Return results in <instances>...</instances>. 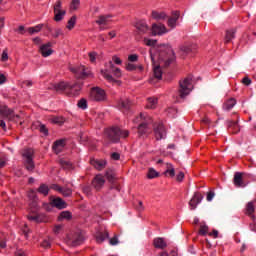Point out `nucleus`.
I'll return each instance as SVG.
<instances>
[{
  "mask_svg": "<svg viewBox=\"0 0 256 256\" xmlns=\"http://www.w3.org/2000/svg\"><path fill=\"white\" fill-rule=\"evenodd\" d=\"M115 65H123V60L117 55L112 56V61H109L106 68L101 70V75L106 81H109V83H118L119 85L121 82L117 81V79H120L123 73L121 69Z\"/></svg>",
  "mask_w": 256,
  "mask_h": 256,
  "instance_id": "f257e3e1",
  "label": "nucleus"
},
{
  "mask_svg": "<svg viewBox=\"0 0 256 256\" xmlns=\"http://www.w3.org/2000/svg\"><path fill=\"white\" fill-rule=\"evenodd\" d=\"M55 91H66L70 95H73L74 97L79 95V92L81 91V84L75 83L71 84L69 82L61 81L54 85Z\"/></svg>",
  "mask_w": 256,
  "mask_h": 256,
  "instance_id": "f03ea898",
  "label": "nucleus"
},
{
  "mask_svg": "<svg viewBox=\"0 0 256 256\" xmlns=\"http://www.w3.org/2000/svg\"><path fill=\"white\" fill-rule=\"evenodd\" d=\"M106 135L110 141L117 143L119 139H125L129 137V130H124L121 128H111L106 131Z\"/></svg>",
  "mask_w": 256,
  "mask_h": 256,
  "instance_id": "7ed1b4c3",
  "label": "nucleus"
},
{
  "mask_svg": "<svg viewBox=\"0 0 256 256\" xmlns=\"http://www.w3.org/2000/svg\"><path fill=\"white\" fill-rule=\"evenodd\" d=\"M134 123H140L138 126L139 135H145V133H149V123H151V117L147 114L140 113L136 119H134Z\"/></svg>",
  "mask_w": 256,
  "mask_h": 256,
  "instance_id": "20e7f679",
  "label": "nucleus"
},
{
  "mask_svg": "<svg viewBox=\"0 0 256 256\" xmlns=\"http://www.w3.org/2000/svg\"><path fill=\"white\" fill-rule=\"evenodd\" d=\"M180 88L178 90V95L180 99H185L189 93L193 91V81L191 78H185L179 82Z\"/></svg>",
  "mask_w": 256,
  "mask_h": 256,
  "instance_id": "39448f33",
  "label": "nucleus"
},
{
  "mask_svg": "<svg viewBox=\"0 0 256 256\" xmlns=\"http://www.w3.org/2000/svg\"><path fill=\"white\" fill-rule=\"evenodd\" d=\"M34 154H35V151L31 148L24 149L22 152L24 165L27 171H33L35 169V163L33 162Z\"/></svg>",
  "mask_w": 256,
  "mask_h": 256,
  "instance_id": "423d86ee",
  "label": "nucleus"
},
{
  "mask_svg": "<svg viewBox=\"0 0 256 256\" xmlns=\"http://www.w3.org/2000/svg\"><path fill=\"white\" fill-rule=\"evenodd\" d=\"M90 99L98 103L107 101V93H105V90L100 87H94L90 91Z\"/></svg>",
  "mask_w": 256,
  "mask_h": 256,
  "instance_id": "0eeeda50",
  "label": "nucleus"
},
{
  "mask_svg": "<svg viewBox=\"0 0 256 256\" xmlns=\"http://www.w3.org/2000/svg\"><path fill=\"white\" fill-rule=\"evenodd\" d=\"M70 71L72 73H75L76 77H79L80 79H83L85 77H93L91 69L86 68L83 65L70 67Z\"/></svg>",
  "mask_w": 256,
  "mask_h": 256,
  "instance_id": "6e6552de",
  "label": "nucleus"
},
{
  "mask_svg": "<svg viewBox=\"0 0 256 256\" xmlns=\"http://www.w3.org/2000/svg\"><path fill=\"white\" fill-rule=\"evenodd\" d=\"M66 11L63 10V4L61 1H57L54 5V21H63V17L66 15Z\"/></svg>",
  "mask_w": 256,
  "mask_h": 256,
  "instance_id": "1a4fd4ad",
  "label": "nucleus"
},
{
  "mask_svg": "<svg viewBox=\"0 0 256 256\" xmlns=\"http://www.w3.org/2000/svg\"><path fill=\"white\" fill-rule=\"evenodd\" d=\"M85 238L81 234H74V235H69L67 237V244L71 245V247H77V245H81Z\"/></svg>",
  "mask_w": 256,
  "mask_h": 256,
  "instance_id": "9d476101",
  "label": "nucleus"
},
{
  "mask_svg": "<svg viewBox=\"0 0 256 256\" xmlns=\"http://www.w3.org/2000/svg\"><path fill=\"white\" fill-rule=\"evenodd\" d=\"M158 59L159 61H163L165 65H171L175 59V52H173V49L169 48L166 55L163 56V53H161L158 55Z\"/></svg>",
  "mask_w": 256,
  "mask_h": 256,
  "instance_id": "9b49d317",
  "label": "nucleus"
},
{
  "mask_svg": "<svg viewBox=\"0 0 256 256\" xmlns=\"http://www.w3.org/2000/svg\"><path fill=\"white\" fill-rule=\"evenodd\" d=\"M51 47H52L51 42L42 44L39 47V53L42 55V57H51V55H53V50L51 49Z\"/></svg>",
  "mask_w": 256,
  "mask_h": 256,
  "instance_id": "f8f14e48",
  "label": "nucleus"
},
{
  "mask_svg": "<svg viewBox=\"0 0 256 256\" xmlns=\"http://www.w3.org/2000/svg\"><path fill=\"white\" fill-rule=\"evenodd\" d=\"M201 201H203V195H201L199 192L194 193L192 199L189 202V207L192 211H194V209H197V206L199 205V203H201Z\"/></svg>",
  "mask_w": 256,
  "mask_h": 256,
  "instance_id": "ddd939ff",
  "label": "nucleus"
},
{
  "mask_svg": "<svg viewBox=\"0 0 256 256\" xmlns=\"http://www.w3.org/2000/svg\"><path fill=\"white\" fill-rule=\"evenodd\" d=\"M165 33H169L167 27L163 24H153L152 25V35H165Z\"/></svg>",
  "mask_w": 256,
  "mask_h": 256,
  "instance_id": "4468645a",
  "label": "nucleus"
},
{
  "mask_svg": "<svg viewBox=\"0 0 256 256\" xmlns=\"http://www.w3.org/2000/svg\"><path fill=\"white\" fill-rule=\"evenodd\" d=\"M233 183L235 187H247V183H245L243 173L241 172H236L234 174Z\"/></svg>",
  "mask_w": 256,
  "mask_h": 256,
  "instance_id": "2eb2a0df",
  "label": "nucleus"
},
{
  "mask_svg": "<svg viewBox=\"0 0 256 256\" xmlns=\"http://www.w3.org/2000/svg\"><path fill=\"white\" fill-rule=\"evenodd\" d=\"M92 185L94 188H96L97 191L103 188V185H105V178H103V175L98 174L92 181Z\"/></svg>",
  "mask_w": 256,
  "mask_h": 256,
  "instance_id": "dca6fc26",
  "label": "nucleus"
},
{
  "mask_svg": "<svg viewBox=\"0 0 256 256\" xmlns=\"http://www.w3.org/2000/svg\"><path fill=\"white\" fill-rule=\"evenodd\" d=\"M154 133L157 141H161V139H165V137H167L165 126H163L162 124H160L157 128L154 129Z\"/></svg>",
  "mask_w": 256,
  "mask_h": 256,
  "instance_id": "f3484780",
  "label": "nucleus"
},
{
  "mask_svg": "<svg viewBox=\"0 0 256 256\" xmlns=\"http://www.w3.org/2000/svg\"><path fill=\"white\" fill-rule=\"evenodd\" d=\"M118 109H121V111H129V109H131V100H129V98H120L118 101Z\"/></svg>",
  "mask_w": 256,
  "mask_h": 256,
  "instance_id": "a211bd4d",
  "label": "nucleus"
},
{
  "mask_svg": "<svg viewBox=\"0 0 256 256\" xmlns=\"http://www.w3.org/2000/svg\"><path fill=\"white\" fill-rule=\"evenodd\" d=\"M52 189H54V191H58V193H61L63 197H71V195H73V190L70 188H62L59 185H52Z\"/></svg>",
  "mask_w": 256,
  "mask_h": 256,
  "instance_id": "6ab92c4d",
  "label": "nucleus"
},
{
  "mask_svg": "<svg viewBox=\"0 0 256 256\" xmlns=\"http://www.w3.org/2000/svg\"><path fill=\"white\" fill-rule=\"evenodd\" d=\"M153 245L155 249H167V241H165V238L157 237L153 240Z\"/></svg>",
  "mask_w": 256,
  "mask_h": 256,
  "instance_id": "aec40b11",
  "label": "nucleus"
},
{
  "mask_svg": "<svg viewBox=\"0 0 256 256\" xmlns=\"http://www.w3.org/2000/svg\"><path fill=\"white\" fill-rule=\"evenodd\" d=\"M90 163L98 171H103V169H105V165H107V162L105 160H95V159H93V160L90 161Z\"/></svg>",
  "mask_w": 256,
  "mask_h": 256,
  "instance_id": "412c9836",
  "label": "nucleus"
},
{
  "mask_svg": "<svg viewBox=\"0 0 256 256\" xmlns=\"http://www.w3.org/2000/svg\"><path fill=\"white\" fill-rule=\"evenodd\" d=\"M65 149V140H57L53 145V151L58 155Z\"/></svg>",
  "mask_w": 256,
  "mask_h": 256,
  "instance_id": "4be33fe9",
  "label": "nucleus"
},
{
  "mask_svg": "<svg viewBox=\"0 0 256 256\" xmlns=\"http://www.w3.org/2000/svg\"><path fill=\"white\" fill-rule=\"evenodd\" d=\"M52 207H56L57 209H65L67 207V203L63 201L61 198H56L51 202Z\"/></svg>",
  "mask_w": 256,
  "mask_h": 256,
  "instance_id": "5701e85b",
  "label": "nucleus"
},
{
  "mask_svg": "<svg viewBox=\"0 0 256 256\" xmlns=\"http://www.w3.org/2000/svg\"><path fill=\"white\" fill-rule=\"evenodd\" d=\"M28 220L33 223H45L46 219L43 215H28Z\"/></svg>",
  "mask_w": 256,
  "mask_h": 256,
  "instance_id": "b1692460",
  "label": "nucleus"
},
{
  "mask_svg": "<svg viewBox=\"0 0 256 256\" xmlns=\"http://www.w3.org/2000/svg\"><path fill=\"white\" fill-rule=\"evenodd\" d=\"M0 114L2 115V117H7V119H13V110L9 109L6 106L0 109Z\"/></svg>",
  "mask_w": 256,
  "mask_h": 256,
  "instance_id": "393cba45",
  "label": "nucleus"
},
{
  "mask_svg": "<svg viewBox=\"0 0 256 256\" xmlns=\"http://www.w3.org/2000/svg\"><path fill=\"white\" fill-rule=\"evenodd\" d=\"M236 104H237V101L235 99L231 98L224 103L223 110L231 111V109H233V107H235Z\"/></svg>",
  "mask_w": 256,
  "mask_h": 256,
  "instance_id": "a878e982",
  "label": "nucleus"
},
{
  "mask_svg": "<svg viewBox=\"0 0 256 256\" xmlns=\"http://www.w3.org/2000/svg\"><path fill=\"white\" fill-rule=\"evenodd\" d=\"M157 103H159V100L155 97H150L147 99L146 107L147 109H156Z\"/></svg>",
  "mask_w": 256,
  "mask_h": 256,
  "instance_id": "bb28decb",
  "label": "nucleus"
},
{
  "mask_svg": "<svg viewBox=\"0 0 256 256\" xmlns=\"http://www.w3.org/2000/svg\"><path fill=\"white\" fill-rule=\"evenodd\" d=\"M73 215L69 211H63L58 216V221H71Z\"/></svg>",
  "mask_w": 256,
  "mask_h": 256,
  "instance_id": "cd10ccee",
  "label": "nucleus"
},
{
  "mask_svg": "<svg viewBox=\"0 0 256 256\" xmlns=\"http://www.w3.org/2000/svg\"><path fill=\"white\" fill-rule=\"evenodd\" d=\"M167 169L164 172V175H166V177H175V168L173 167V164H166Z\"/></svg>",
  "mask_w": 256,
  "mask_h": 256,
  "instance_id": "c85d7f7f",
  "label": "nucleus"
},
{
  "mask_svg": "<svg viewBox=\"0 0 256 256\" xmlns=\"http://www.w3.org/2000/svg\"><path fill=\"white\" fill-rule=\"evenodd\" d=\"M136 29L140 31V33H147L149 31V26L144 21H139L136 23Z\"/></svg>",
  "mask_w": 256,
  "mask_h": 256,
  "instance_id": "c756f323",
  "label": "nucleus"
},
{
  "mask_svg": "<svg viewBox=\"0 0 256 256\" xmlns=\"http://www.w3.org/2000/svg\"><path fill=\"white\" fill-rule=\"evenodd\" d=\"M111 21L110 15H101L96 20L97 25H107V22Z\"/></svg>",
  "mask_w": 256,
  "mask_h": 256,
  "instance_id": "7c9ffc66",
  "label": "nucleus"
},
{
  "mask_svg": "<svg viewBox=\"0 0 256 256\" xmlns=\"http://www.w3.org/2000/svg\"><path fill=\"white\" fill-rule=\"evenodd\" d=\"M235 39V31L227 30L224 38V43H231Z\"/></svg>",
  "mask_w": 256,
  "mask_h": 256,
  "instance_id": "2f4dec72",
  "label": "nucleus"
},
{
  "mask_svg": "<svg viewBox=\"0 0 256 256\" xmlns=\"http://www.w3.org/2000/svg\"><path fill=\"white\" fill-rule=\"evenodd\" d=\"M77 24V16H72L69 20H68V24L66 26V29H68V31H72V29H75V25Z\"/></svg>",
  "mask_w": 256,
  "mask_h": 256,
  "instance_id": "473e14b6",
  "label": "nucleus"
},
{
  "mask_svg": "<svg viewBox=\"0 0 256 256\" xmlns=\"http://www.w3.org/2000/svg\"><path fill=\"white\" fill-rule=\"evenodd\" d=\"M255 203H256L255 200L248 202V204L246 206L247 215H253V213L255 212Z\"/></svg>",
  "mask_w": 256,
  "mask_h": 256,
  "instance_id": "72a5a7b5",
  "label": "nucleus"
},
{
  "mask_svg": "<svg viewBox=\"0 0 256 256\" xmlns=\"http://www.w3.org/2000/svg\"><path fill=\"white\" fill-rule=\"evenodd\" d=\"M105 239H109V232L105 231L104 233H100L96 236V242L97 243H103Z\"/></svg>",
  "mask_w": 256,
  "mask_h": 256,
  "instance_id": "f704fd0d",
  "label": "nucleus"
},
{
  "mask_svg": "<svg viewBox=\"0 0 256 256\" xmlns=\"http://www.w3.org/2000/svg\"><path fill=\"white\" fill-rule=\"evenodd\" d=\"M50 121L55 125H63L65 123V118H63L62 116H54L50 118Z\"/></svg>",
  "mask_w": 256,
  "mask_h": 256,
  "instance_id": "c9c22d12",
  "label": "nucleus"
},
{
  "mask_svg": "<svg viewBox=\"0 0 256 256\" xmlns=\"http://www.w3.org/2000/svg\"><path fill=\"white\" fill-rule=\"evenodd\" d=\"M177 19H179V13H175L174 18H170L168 20V27H171V29H175V27L177 26Z\"/></svg>",
  "mask_w": 256,
  "mask_h": 256,
  "instance_id": "e433bc0d",
  "label": "nucleus"
},
{
  "mask_svg": "<svg viewBox=\"0 0 256 256\" xmlns=\"http://www.w3.org/2000/svg\"><path fill=\"white\" fill-rule=\"evenodd\" d=\"M79 7H81V0H71L70 1V10L78 11Z\"/></svg>",
  "mask_w": 256,
  "mask_h": 256,
  "instance_id": "4c0bfd02",
  "label": "nucleus"
},
{
  "mask_svg": "<svg viewBox=\"0 0 256 256\" xmlns=\"http://www.w3.org/2000/svg\"><path fill=\"white\" fill-rule=\"evenodd\" d=\"M153 72H154V77L156 79H161V77H163V70H161V66L159 65L154 66Z\"/></svg>",
  "mask_w": 256,
  "mask_h": 256,
  "instance_id": "58836bf2",
  "label": "nucleus"
},
{
  "mask_svg": "<svg viewBox=\"0 0 256 256\" xmlns=\"http://www.w3.org/2000/svg\"><path fill=\"white\" fill-rule=\"evenodd\" d=\"M157 177H159V172H157V170H155L154 168H149L147 173V178L157 179Z\"/></svg>",
  "mask_w": 256,
  "mask_h": 256,
  "instance_id": "ea45409f",
  "label": "nucleus"
},
{
  "mask_svg": "<svg viewBox=\"0 0 256 256\" xmlns=\"http://www.w3.org/2000/svg\"><path fill=\"white\" fill-rule=\"evenodd\" d=\"M152 17L154 19H156V21H161V19H165V17H167V15L165 14V12L153 11L152 12Z\"/></svg>",
  "mask_w": 256,
  "mask_h": 256,
  "instance_id": "a19ab883",
  "label": "nucleus"
},
{
  "mask_svg": "<svg viewBox=\"0 0 256 256\" xmlns=\"http://www.w3.org/2000/svg\"><path fill=\"white\" fill-rule=\"evenodd\" d=\"M42 29H43V25L39 24L34 27L28 28L27 31L28 33H30V35H35V33H39V31H41Z\"/></svg>",
  "mask_w": 256,
  "mask_h": 256,
  "instance_id": "79ce46f5",
  "label": "nucleus"
},
{
  "mask_svg": "<svg viewBox=\"0 0 256 256\" xmlns=\"http://www.w3.org/2000/svg\"><path fill=\"white\" fill-rule=\"evenodd\" d=\"M38 193H41V195H49V186L45 184L40 185Z\"/></svg>",
  "mask_w": 256,
  "mask_h": 256,
  "instance_id": "37998d69",
  "label": "nucleus"
},
{
  "mask_svg": "<svg viewBox=\"0 0 256 256\" xmlns=\"http://www.w3.org/2000/svg\"><path fill=\"white\" fill-rule=\"evenodd\" d=\"M180 51H181L182 55H187V53H191V46H189V45H182L180 47Z\"/></svg>",
  "mask_w": 256,
  "mask_h": 256,
  "instance_id": "c03bdc74",
  "label": "nucleus"
},
{
  "mask_svg": "<svg viewBox=\"0 0 256 256\" xmlns=\"http://www.w3.org/2000/svg\"><path fill=\"white\" fill-rule=\"evenodd\" d=\"M77 106L79 107V109H87V100L85 98L80 99Z\"/></svg>",
  "mask_w": 256,
  "mask_h": 256,
  "instance_id": "a18cd8bd",
  "label": "nucleus"
},
{
  "mask_svg": "<svg viewBox=\"0 0 256 256\" xmlns=\"http://www.w3.org/2000/svg\"><path fill=\"white\" fill-rule=\"evenodd\" d=\"M61 35H63V30L61 28H56L52 33V37H54V39L61 37Z\"/></svg>",
  "mask_w": 256,
  "mask_h": 256,
  "instance_id": "49530a36",
  "label": "nucleus"
},
{
  "mask_svg": "<svg viewBox=\"0 0 256 256\" xmlns=\"http://www.w3.org/2000/svg\"><path fill=\"white\" fill-rule=\"evenodd\" d=\"M60 165L64 168V169H71V162L67 161V160H60Z\"/></svg>",
  "mask_w": 256,
  "mask_h": 256,
  "instance_id": "de8ad7c7",
  "label": "nucleus"
},
{
  "mask_svg": "<svg viewBox=\"0 0 256 256\" xmlns=\"http://www.w3.org/2000/svg\"><path fill=\"white\" fill-rule=\"evenodd\" d=\"M156 43H157V41H155V40H151V39H148V38L144 39V44H146L147 47H154V45Z\"/></svg>",
  "mask_w": 256,
  "mask_h": 256,
  "instance_id": "09e8293b",
  "label": "nucleus"
},
{
  "mask_svg": "<svg viewBox=\"0 0 256 256\" xmlns=\"http://www.w3.org/2000/svg\"><path fill=\"white\" fill-rule=\"evenodd\" d=\"M53 231L56 235H59V233H63V225L61 224L56 225Z\"/></svg>",
  "mask_w": 256,
  "mask_h": 256,
  "instance_id": "8fccbe9b",
  "label": "nucleus"
},
{
  "mask_svg": "<svg viewBox=\"0 0 256 256\" xmlns=\"http://www.w3.org/2000/svg\"><path fill=\"white\" fill-rule=\"evenodd\" d=\"M88 56L91 63H95L97 61V52H90Z\"/></svg>",
  "mask_w": 256,
  "mask_h": 256,
  "instance_id": "3c124183",
  "label": "nucleus"
},
{
  "mask_svg": "<svg viewBox=\"0 0 256 256\" xmlns=\"http://www.w3.org/2000/svg\"><path fill=\"white\" fill-rule=\"evenodd\" d=\"M209 233V227L207 225H203L200 227V235H207Z\"/></svg>",
  "mask_w": 256,
  "mask_h": 256,
  "instance_id": "603ef678",
  "label": "nucleus"
},
{
  "mask_svg": "<svg viewBox=\"0 0 256 256\" xmlns=\"http://www.w3.org/2000/svg\"><path fill=\"white\" fill-rule=\"evenodd\" d=\"M109 244L112 246L119 245V237L114 236L109 240Z\"/></svg>",
  "mask_w": 256,
  "mask_h": 256,
  "instance_id": "864d4df0",
  "label": "nucleus"
},
{
  "mask_svg": "<svg viewBox=\"0 0 256 256\" xmlns=\"http://www.w3.org/2000/svg\"><path fill=\"white\" fill-rule=\"evenodd\" d=\"M139 60V56L137 54H131L128 56V61H131L132 63H135Z\"/></svg>",
  "mask_w": 256,
  "mask_h": 256,
  "instance_id": "5fc2aeb1",
  "label": "nucleus"
},
{
  "mask_svg": "<svg viewBox=\"0 0 256 256\" xmlns=\"http://www.w3.org/2000/svg\"><path fill=\"white\" fill-rule=\"evenodd\" d=\"M183 179H185V173L183 172H179L176 176V181H178L179 183H181V181H183Z\"/></svg>",
  "mask_w": 256,
  "mask_h": 256,
  "instance_id": "6e6d98bb",
  "label": "nucleus"
},
{
  "mask_svg": "<svg viewBox=\"0 0 256 256\" xmlns=\"http://www.w3.org/2000/svg\"><path fill=\"white\" fill-rule=\"evenodd\" d=\"M106 177L108 181L112 182L115 179V174L113 172H106Z\"/></svg>",
  "mask_w": 256,
  "mask_h": 256,
  "instance_id": "4d7b16f0",
  "label": "nucleus"
},
{
  "mask_svg": "<svg viewBox=\"0 0 256 256\" xmlns=\"http://www.w3.org/2000/svg\"><path fill=\"white\" fill-rule=\"evenodd\" d=\"M41 245H42V247H44V249H49V247H51V241L44 240Z\"/></svg>",
  "mask_w": 256,
  "mask_h": 256,
  "instance_id": "13d9d810",
  "label": "nucleus"
},
{
  "mask_svg": "<svg viewBox=\"0 0 256 256\" xmlns=\"http://www.w3.org/2000/svg\"><path fill=\"white\" fill-rule=\"evenodd\" d=\"M40 133H43L44 135H49V130L45 125H40Z\"/></svg>",
  "mask_w": 256,
  "mask_h": 256,
  "instance_id": "bf43d9fd",
  "label": "nucleus"
},
{
  "mask_svg": "<svg viewBox=\"0 0 256 256\" xmlns=\"http://www.w3.org/2000/svg\"><path fill=\"white\" fill-rule=\"evenodd\" d=\"M154 51H155L154 48L150 49V57H151L152 63L155 65V61L157 59V56L155 54H153Z\"/></svg>",
  "mask_w": 256,
  "mask_h": 256,
  "instance_id": "052dcab7",
  "label": "nucleus"
},
{
  "mask_svg": "<svg viewBox=\"0 0 256 256\" xmlns=\"http://www.w3.org/2000/svg\"><path fill=\"white\" fill-rule=\"evenodd\" d=\"M135 69H137V67L135 66V64L128 63V64L126 65V70H127V71H135Z\"/></svg>",
  "mask_w": 256,
  "mask_h": 256,
  "instance_id": "680f3d73",
  "label": "nucleus"
},
{
  "mask_svg": "<svg viewBox=\"0 0 256 256\" xmlns=\"http://www.w3.org/2000/svg\"><path fill=\"white\" fill-rule=\"evenodd\" d=\"M111 159H113L114 161H119V159H121V155L117 152H114L111 155Z\"/></svg>",
  "mask_w": 256,
  "mask_h": 256,
  "instance_id": "e2e57ef3",
  "label": "nucleus"
},
{
  "mask_svg": "<svg viewBox=\"0 0 256 256\" xmlns=\"http://www.w3.org/2000/svg\"><path fill=\"white\" fill-rule=\"evenodd\" d=\"M242 83H243V85H246L247 87H249V85H251V80L249 77H244L242 79Z\"/></svg>",
  "mask_w": 256,
  "mask_h": 256,
  "instance_id": "0e129e2a",
  "label": "nucleus"
},
{
  "mask_svg": "<svg viewBox=\"0 0 256 256\" xmlns=\"http://www.w3.org/2000/svg\"><path fill=\"white\" fill-rule=\"evenodd\" d=\"M9 59V54L7 51H3L2 56H1V61H7Z\"/></svg>",
  "mask_w": 256,
  "mask_h": 256,
  "instance_id": "69168bd1",
  "label": "nucleus"
},
{
  "mask_svg": "<svg viewBox=\"0 0 256 256\" xmlns=\"http://www.w3.org/2000/svg\"><path fill=\"white\" fill-rule=\"evenodd\" d=\"M213 197H215V193L214 192H209L207 194V201H213Z\"/></svg>",
  "mask_w": 256,
  "mask_h": 256,
  "instance_id": "338daca9",
  "label": "nucleus"
},
{
  "mask_svg": "<svg viewBox=\"0 0 256 256\" xmlns=\"http://www.w3.org/2000/svg\"><path fill=\"white\" fill-rule=\"evenodd\" d=\"M15 256H25V252H23V250L19 249L15 252Z\"/></svg>",
  "mask_w": 256,
  "mask_h": 256,
  "instance_id": "774afa93",
  "label": "nucleus"
}]
</instances>
